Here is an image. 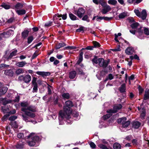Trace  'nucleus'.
<instances>
[{
	"instance_id": "nucleus-1",
	"label": "nucleus",
	"mask_w": 149,
	"mask_h": 149,
	"mask_svg": "<svg viewBox=\"0 0 149 149\" xmlns=\"http://www.w3.org/2000/svg\"><path fill=\"white\" fill-rule=\"evenodd\" d=\"M73 105L72 101L68 100L65 102L63 106V111L61 110L59 114V119L62 120L63 119H69L70 118V115L72 113L71 108Z\"/></svg>"
},
{
	"instance_id": "nucleus-2",
	"label": "nucleus",
	"mask_w": 149,
	"mask_h": 149,
	"mask_svg": "<svg viewBox=\"0 0 149 149\" xmlns=\"http://www.w3.org/2000/svg\"><path fill=\"white\" fill-rule=\"evenodd\" d=\"M21 106L22 107L21 108V110L26 115L30 117L31 118H34L35 116V114L32 112L36 111V109L34 107L31 106H29L28 103L26 102H23L21 103Z\"/></svg>"
},
{
	"instance_id": "nucleus-3",
	"label": "nucleus",
	"mask_w": 149,
	"mask_h": 149,
	"mask_svg": "<svg viewBox=\"0 0 149 149\" xmlns=\"http://www.w3.org/2000/svg\"><path fill=\"white\" fill-rule=\"evenodd\" d=\"M122 107V105L120 104L115 105L113 109H111L107 111L108 114L103 116L104 119L105 120L109 118L112 116V113H116L118 110L121 109Z\"/></svg>"
},
{
	"instance_id": "nucleus-4",
	"label": "nucleus",
	"mask_w": 149,
	"mask_h": 149,
	"mask_svg": "<svg viewBox=\"0 0 149 149\" xmlns=\"http://www.w3.org/2000/svg\"><path fill=\"white\" fill-rule=\"evenodd\" d=\"M26 133V134H28V135L26 136L27 134L25 135L26 138H27V139L29 138L30 137L32 138L31 140L28 142L29 145L31 146H34L35 145L36 142L39 140V137L36 136H33V135L34 134L33 133L29 134V132H27Z\"/></svg>"
},
{
	"instance_id": "nucleus-5",
	"label": "nucleus",
	"mask_w": 149,
	"mask_h": 149,
	"mask_svg": "<svg viewBox=\"0 0 149 149\" xmlns=\"http://www.w3.org/2000/svg\"><path fill=\"white\" fill-rule=\"evenodd\" d=\"M67 15L66 13H65L63 15L61 14L59 15L58 14H56L55 16L53 17V19L54 21V23L55 24H58L57 21H56V19L57 20H61V18H59V17H62V19L63 20H65L66 19L67 17Z\"/></svg>"
},
{
	"instance_id": "nucleus-6",
	"label": "nucleus",
	"mask_w": 149,
	"mask_h": 149,
	"mask_svg": "<svg viewBox=\"0 0 149 149\" xmlns=\"http://www.w3.org/2000/svg\"><path fill=\"white\" fill-rule=\"evenodd\" d=\"M18 79L20 81H23L25 83H28L31 81V77L29 74H27L24 76L23 75H21L19 77Z\"/></svg>"
},
{
	"instance_id": "nucleus-7",
	"label": "nucleus",
	"mask_w": 149,
	"mask_h": 149,
	"mask_svg": "<svg viewBox=\"0 0 149 149\" xmlns=\"http://www.w3.org/2000/svg\"><path fill=\"white\" fill-rule=\"evenodd\" d=\"M14 33V31L11 29H9L6 32H4L1 35L2 38H8L10 36L13 35Z\"/></svg>"
},
{
	"instance_id": "nucleus-8",
	"label": "nucleus",
	"mask_w": 149,
	"mask_h": 149,
	"mask_svg": "<svg viewBox=\"0 0 149 149\" xmlns=\"http://www.w3.org/2000/svg\"><path fill=\"white\" fill-rule=\"evenodd\" d=\"M85 12L84 10L82 8H79L77 10L74 11V13L80 18L82 17Z\"/></svg>"
},
{
	"instance_id": "nucleus-9",
	"label": "nucleus",
	"mask_w": 149,
	"mask_h": 149,
	"mask_svg": "<svg viewBox=\"0 0 149 149\" xmlns=\"http://www.w3.org/2000/svg\"><path fill=\"white\" fill-rule=\"evenodd\" d=\"M111 9V8L110 6L107 5L103 7V8L101 12L103 14H106L110 11Z\"/></svg>"
},
{
	"instance_id": "nucleus-10",
	"label": "nucleus",
	"mask_w": 149,
	"mask_h": 149,
	"mask_svg": "<svg viewBox=\"0 0 149 149\" xmlns=\"http://www.w3.org/2000/svg\"><path fill=\"white\" fill-rule=\"evenodd\" d=\"M30 31V30H28L26 29L24 30V31L21 33L22 37L23 39L26 38L28 36L29 33Z\"/></svg>"
},
{
	"instance_id": "nucleus-11",
	"label": "nucleus",
	"mask_w": 149,
	"mask_h": 149,
	"mask_svg": "<svg viewBox=\"0 0 149 149\" xmlns=\"http://www.w3.org/2000/svg\"><path fill=\"white\" fill-rule=\"evenodd\" d=\"M23 7V4L19 2L17 3L14 6V9L15 11H16L17 10H19L21 9Z\"/></svg>"
},
{
	"instance_id": "nucleus-12",
	"label": "nucleus",
	"mask_w": 149,
	"mask_h": 149,
	"mask_svg": "<svg viewBox=\"0 0 149 149\" xmlns=\"http://www.w3.org/2000/svg\"><path fill=\"white\" fill-rule=\"evenodd\" d=\"M77 74V72L73 70L69 73V77L71 79H74Z\"/></svg>"
},
{
	"instance_id": "nucleus-13",
	"label": "nucleus",
	"mask_w": 149,
	"mask_h": 149,
	"mask_svg": "<svg viewBox=\"0 0 149 149\" xmlns=\"http://www.w3.org/2000/svg\"><path fill=\"white\" fill-rule=\"evenodd\" d=\"M36 73L38 75L42 76L43 77L47 76L49 75L50 74V73L49 72L40 71L36 72Z\"/></svg>"
},
{
	"instance_id": "nucleus-14",
	"label": "nucleus",
	"mask_w": 149,
	"mask_h": 149,
	"mask_svg": "<svg viewBox=\"0 0 149 149\" xmlns=\"http://www.w3.org/2000/svg\"><path fill=\"white\" fill-rule=\"evenodd\" d=\"M27 63L25 61H22L17 62L16 63V65L18 67H23L27 64Z\"/></svg>"
},
{
	"instance_id": "nucleus-15",
	"label": "nucleus",
	"mask_w": 149,
	"mask_h": 149,
	"mask_svg": "<svg viewBox=\"0 0 149 149\" xmlns=\"http://www.w3.org/2000/svg\"><path fill=\"white\" fill-rule=\"evenodd\" d=\"M4 73L6 75L10 77L13 76L14 74L13 72L12 69L6 70L5 71Z\"/></svg>"
},
{
	"instance_id": "nucleus-16",
	"label": "nucleus",
	"mask_w": 149,
	"mask_h": 149,
	"mask_svg": "<svg viewBox=\"0 0 149 149\" xmlns=\"http://www.w3.org/2000/svg\"><path fill=\"white\" fill-rule=\"evenodd\" d=\"M134 52V49L132 47L127 48L125 50V53L128 55L132 54Z\"/></svg>"
},
{
	"instance_id": "nucleus-17",
	"label": "nucleus",
	"mask_w": 149,
	"mask_h": 149,
	"mask_svg": "<svg viewBox=\"0 0 149 149\" xmlns=\"http://www.w3.org/2000/svg\"><path fill=\"white\" fill-rule=\"evenodd\" d=\"M15 12L19 15H23L25 14L26 13L25 10L23 9L17 10Z\"/></svg>"
},
{
	"instance_id": "nucleus-18",
	"label": "nucleus",
	"mask_w": 149,
	"mask_h": 149,
	"mask_svg": "<svg viewBox=\"0 0 149 149\" xmlns=\"http://www.w3.org/2000/svg\"><path fill=\"white\" fill-rule=\"evenodd\" d=\"M8 88L6 87H3L0 90V96L4 95L6 92Z\"/></svg>"
},
{
	"instance_id": "nucleus-19",
	"label": "nucleus",
	"mask_w": 149,
	"mask_h": 149,
	"mask_svg": "<svg viewBox=\"0 0 149 149\" xmlns=\"http://www.w3.org/2000/svg\"><path fill=\"white\" fill-rule=\"evenodd\" d=\"M17 52V50L15 49L13 50L10 53L9 56H8V59H11L13 56H15Z\"/></svg>"
},
{
	"instance_id": "nucleus-20",
	"label": "nucleus",
	"mask_w": 149,
	"mask_h": 149,
	"mask_svg": "<svg viewBox=\"0 0 149 149\" xmlns=\"http://www.w3.org/2000/svg\"><path fill=\"white\" fill-rule=\"evenodd\" d=\"M126 118L125 117H123L118 119V123L121 124V125L126 122Z\"/></svg>"
},
{
	"instance_id": "nucleus-21",
	"label": "nucleus",
	"mask_w": 149,
	"mask_h": 149,
	"mask_svg": "<svg viewBox=\"0 0 149 149\" xmlns=\"http://www.w3.org/2000/svg\"><path fill=\"white\" fill-rule=\"evenodd\" d=\"M140 14L141 15V16L140 17H141L142 19H146L147 16L146 10H143Z\"/></svg>"
},
{
	"instance_id": "nucleus-22",
	"label": "nucleus",
	"mask_w": 149,
	"mask_h": 149,
	"mask_svg": "<svg viewBox=\"0 0 149 149\" xmlns=\"http://www.w3.org/2000/svg\"><path fill=\"white\" fill-rule=\"evenodd\" d=\"M128 15L127 12H124L120 13L118 17L120 19H123Z\"/></svg>"
},
{
	"instance_id": "nucleus-23",
	"label": "nucleus",
	"mask_w": 149,
	"mask_h": 149,
	"mask_svg": "<svg viewBox=\"0 0 149 149\" xmlns=\"http://www.w3.org/2000/svg\"><path fill=\"white\" fill-rule=\"evenodd\" d=\"M24 70L22 68H19L16 70L15 74L19 75L21 74H22L24 72Z\"/></svg>"
},
{
	"instance_id": "nucleus-24",
	"label": "nucleus",
	"mask_w": 149,
	"mask_h": 149,
	"mask_svg": "<svg viewBox=\"0 0 149 149\" xmlns=\"http://www.w3.org/2000/svg\"><path fill=\"white\" fill-rule=\"evenodd\" d=\"M24 132H25L24 134L21 133H18L17 135V137L21 139L23 137H24V136L25 137V135H26V133L29 132H26L25 131ZM28 134H27V135H26V136H28Z\"/></svg>"
},
{
	"instance_id": "nucleus-25",
	"label": "nucleus",
	"mask_w": 149,
	"mask_h": 149,
	"mask_svg": "<svg viewBox=\"0 0 149 149\" xmlns=\"http://www.w3.org/2000/svg\"><path fill=\"white\" fill-rule=\"evenodd\" d=\"M141 123L138 121H136L134 122L133 124V127L135 128H138L141 125Z\"/></svg>"
},
{
	"instance_id": "nucleus-26",
	"label": "nucleus",
	"mask_w": 149,
	"mask_h": 149,
	"mask_svg": "<svg viewBox=\"0 0 149 149\" xmlns=\"http://www.w3.org/2000/svg\"><path fill=\"white\" fill-rule=\"evenodd\" d=\"M149 98V89L146 90L144 97V100H146Z\"/></svg>"
},
{
	"instance_id": "nucleus-27",
	"label": "nucleus",
	"mask_w": 149,
	"mask_h": 149,
	"mask_svg": "<svg viewBox=\"0 0 149 149\" xmlns=\"http://www.w3.org/2000/svg\"><path fill=\"white\" fill-rule=\"evenodd\" d=\"M22 116L23 117V120L25 121L26 122H28L32 121H30L29 120V117H30L29 116H28L26 115L25 114V115L22 114Z\"/></svg>"
},
{
	"instance_id": "nucleus-28",
	"label": "nucleus",
	"mask_w": 149,
	"mask_h": 149,
	"mask_svg": "<svg viewBox=\"0 0 149 149\" xmlns=\"http://www.w3.org/2000/svg\"><path fill=\"white\" fill-rule=\"evenodd\" d=\"M83 52H81L79 54V60L77 62V64H79L83 60Z\"/></svg>"
},
{
	"instance_id": "nucleus-29",
	"label": "nucleus",
	"mask_w": 149,
	"mask_h": 149,
	"mask_svg": "<svg viewBox=\"0 0 149 149\" xmlns=\"http://www.w3.org/2000/svg\"><path fill=\"white\" fill-rule=\"evenodd\" d=\"M125 84H123L120 88L119 90L121 93H123L125 92Z\"/></svg>"
},
{
	"instance_id": "nucleus-30",
	"label": "nucleus",
	"mask_w": 149,
	"mask_h": 149,
	"mask_svg": "<svg viewBox=\"0 0 149 149\" xmlns=\"http://www.w3.org/2000/svg\"><path fill=\"white\" fill-rule=\"evenodd\" d=\"M66 45L63 42L61 43H59L58 45H56L55 48L56 49H59L61 47H64Z\"/></svg>"
},
{
	"instance_id": "nucleus-31",
	"label": "nucleus",
	"mask_w": 149,
	"mask_h": 149,
	"mask_svg": "<svg viewBox=\"0 0 149 149\" xmlns=\"http://www.w3.org/2000/svg\"><path fill=\"white\" fill-rule=\"evenodd\" d=\"M121 146L120 144L116 143L114 144L113 145V148L114 149H120Z\"/></svg>"
},
{
	"instance_id": "nucleus-32",
	"label": "nucleus",
	"mask_w": 149,
	"mask_h": 149,
	"mask_svg": "<svg viewBox=\"0 0 149 149\" xmlns=\"http://www.w3.org/2000/svg\"><path fill=\"white\" fill-rule=\"evenodd\" d=\"M69 16L70 19L72 20H76L78 19L75 16L71 13L69 14Z\"/></svg>"
},
{
	"instance_id": "nucleus-33",
	"label": "nucleus",
	"mask_w": 149,
	"mask_h": 149,
	"mask_svg": "<svg viewBox=\"0 0 149 149\" xmlns=\"http://www.w3.org/2000/svg\"><path fill=\"white\" fill-rule=\"evenodd\" d=\"M108 3L109 4L115 6L117 3V1L116 0H109L108 1Z\"/></svg>"
},
{
	"instance_id": "nucleus-34",
	"label": "nucleus",
	"mask_w": 149,
	"mask_h": 149,
	"mask_svg": "<svg viewBox=\"0 0 149 149\" xmlns=\"http://www.w3.org/2000/svg\"><path fill=\"white\" fill-rule=\"evenodd\" d=\"M62 96L64 99H68L70 98V95L68 93H63L62 95Z\"/></svg>"
},
{
	"instance_id": "nucleus-35",
	"label": "nucleus",
	"mask_w": 149,
	"mask_h": 149,
	"mask_svg": "<svg viewBox=\"0 0 149 149\" xmlns=\"http://www.w3.org/2000/svg\"><path fill=\"white\" fill-rule=\"evenodd\" d=\"M1 6L6 9H9L10 7V6L9 5L5 3H3L1 5Z\"/></svg>"
},
{
	"instance_id": "nucleus-36",
	"label": "nucleus",
	"mask_w": 149,
	"mask_h": 149,
	"mask_svg": "<svg viewBox=\"0 0 149 149\" xmlns=\"http://www.w3.org/2000/svg\"><path fill=\"white\" fill-rule=\"evenodd\" d=\"M104 59L102 58H99L98 59V61L99 62V65L100 67H102L103 66V62Z\"/></svg>"
},
{
	"instance_id": "nucleus-37",
	"label": "nucleus",
	"mask_w": 149,
	"mask_h": 149,
	"mask_svg": "<svg viewBox=\"0 0 149 149\" xmlns=\"http://www.w3.org/2000/svg\"><path fill=\"white\" fill-rule=\"evenodd\" d=\"M139 24L138 22H135L132 24L131 26L132 29H136L139 26Z\"/></svg>"
},
{
	"instance_id": "nucleus-38",
	"label": "nucleus",
	"mask_w": 149,
	"mask_h": 149,
	"mask_svg": "<svg viewBox=\"0 0 149 149\" xmlns=\"http://www.w3.org/2000/svg\"><path fill=\"white\" fill-rule=\"evenodd\" d=\"M99 3H100L103 7L107 5L106 2L104 0H99Z\"/></svg>"
},
{
	"instance_id": "nucleus-39",
	"label": "nucleus",
	"mask_w": 149,
	"mask_h": 149,
	"mask_svg": "<svg viewBox=\"0 0 149 149\" xmlns=\"http://www.w3.org/2000/svg\"><path fill=\"white\" fill-rule=\"evenodd\" d=\"M130 122L129 120L127 121L122 125V127L123 128L127 127L129 125Z\"/></svg>"
},
{
	"instance_id": "nucleus-40",
	"label": "nucleus",
	"mask_w": 149,
	"mask_h": 149,
	"mask_svg": "<svg viewBox=\"0 0 149 149\" xmlns=\"http://www.w3.org/2000/svg\"><path fill=\"white\" fill-rule=\"evenodd\" d=\"M98 146L102 149H109L106 146L102 144H100L98 145Z\"/></svg>"
},
{
	"instance_id": "nucleus-41",
	"label": "nucleus",
	"mask_w": 149,
	"mask_h": 149,
	"mask_svg": "<svg viewBox=\"0 0 149 149\" xmlns=\"http://www.w3.org/2000/svg\"><path fill=\"white\" fill-rule=\"evenodd\" d=\"M9 66V65H6L3 63L0 64V68L2 69L4 68H8Z\"/></svg>"
},
{
	"instance_id": "nucleus-42",
	"label": "nucleus",
	"mask_w": 149,
	"mask_h": 149,
	"mask_svg": "<svg viewBox=\"0 0 149 149\" xmlns=\"http://www.w3.org/2000/svg\"><path fill=\"white\" fill-rule=\"evenodd\" d=\"M33 40V38L32 36H29L28 38L27 42L28 44L30 43Z\"/></svg>"
},
{
	"instance_id": "nucleus-43",
	"label": "nucleus",
	"mask_w": 149,
	"mask_h": 149,
	"mask_svg": "<svg viewBox=\"0 0 149 149\" xmlns=\"http://www.w3.org/2000/svg\"><path fill=\"white\" fill-rule=\"evenodd\" d=\"M88 17L87 15H84L82 18V20L84 21H86L87 22L90 21L89 19H88Z\"/></svg>"
},
{
	"instance_id": "nucleus-44",
	"label": "nucleus",
	"mask_w": 149,
	"mask_h": 149,
	"mask_svg": "<svg viewBox=\"0 0 149 149\" xmlns=\"http://www.w3.org/2000/svg\"><path fill=\"white\" fill-rule=\"evenodd\" d=\"M11 124L13 127L15 128H17L18 127V125L16 122L15 121L11 122Z\"/></svg>"
},
{
	"instance_id": "nucleus-45",
	"label": "nucleus",
	"mask_w": 149,
	"mask_h": 149,
	"mask_svg": "<svg viewBox=\"0 0 149 149\" xmlns=\"http://www.w3.org/2000/svg\"><path fill=\"white\" fill-rule=\"evenodd\" d=\"M111 50L113 52H116L120 51H121V49L120 48V45H118L117 47L114 49H112Z\"/></svg>"
},
{
	"instance_id": "nucleus-46",
	"label": "nucleus",
	"mask_w": 149,
	"mask_h": 149,
	"mask_svg": "<svg viewBox=\"0 0 149 149\" xmlns=\"http://www.w3.org/2000/svg\"><path fill=\"white\" fill-rule=\"evenodd\" d=\"M76 70L78 72V74L82 75L84 74V73L83 72L82 70L81 69L77 68Z\"/></svg>"
},
{
	"instance_id": "nucleus-47",
	"label": "nucleus",
	"mask_w": 149,
	"mask_h": 149,
	"mask_svg": "<svg viewBox=\"0 0 149 149\" xmlns=\"http://www.w3.org/2000/svg\"><path fill=\"white\" fill-rule=\"evenodd\" d=\"M93 43L95 47H100V44L98 42L96 41H93Z\"/></svg>"
},
{
	"instance_id": "nucleus-48",
	"label": "nucleus",
	"mask_w": 149,
	"mask_h": 149,
	"mask_svg": "<svg viewBox=\"0 0 149 149\" xmlns=\"http://www.w3.org/2000/svg\"><path fill=\"white\" fill-rule=\"evenodd\" d=\"M38 90L37 85L35 84L34 85V86L33 88V92H36Z\"/></svg>"
},
{
	"instance_id": "nucleus-49",
	"label": "nucleus",
	"mask_w": 149,
	"mask_h": 149,
	"mask_svg": "<svg viewBox=\"0 0 149 149\" xmlns=\"http://www.w3.org/2000/svg\"><path fill=\"white\" fill-rule=\"evenodd\" d=\"M52 88V86H50L49 85H48V86L47 87V89L48 94L49 95L51 94L52 93L51 89V88Z\"/></svg>"
},
{
	"instance_id": "nucleus-50",
	"label": "nucleus",
	"mask_w": 149,
	"mask_h": 149,
	"mask_svg": "<svg viewBox=\"0 0 149 149\" xmlns=\"http://www.w3.org/2000/svg\"><path fill=\"white\" fill-rule=\"evenodd\" d=\"M134 12L137 16L139 17L141 16V14L138 10H135Z\"/></svg>"
},
{
	"instance_id": "nucleus-51",
	"label": "nucleus",
	"mask_w": 149,
	"mask_h": 149,
	"mask_svg": "<svg viewBox=\"0 0 149 149\" xmlns=\"http://www.w3.org/2000/svg\"><path fill=\"white\" fill-rule=\"evenodd\" d=\"M17 118V117L15 116H10L9 120L10 121H13Z\"/></svg>"
},
{
	"instance_id": "nucleus-52",
	"label": "nucleus",
	"mask_w": 149,
	"mask_h": 149,
	"mask_svg": "<svg viewBox=\"0 0 149 149\" xmlns=\"http://www.w3.org/2000/svg\"><path fill=\"white\" fill-rule=\"evenodd\" d=\"M84 27L81 26L76 30V31L77 32H81L84 31Z\"/></svg>"
},
{
	"instance_id": "nucleus-53",
	"label": "nucleus",
	"mask_w": 149,
	"mask_h": 149,
	"mask_svg": "<svg viewBox=\"0 0 149 149\" xmlns=\"http://www.w3.org/2000/svg\"><path fill=\"white\" fill-rule=\"evenodd\" d=\"M108 61H104L103 62V67L105 68L107 67L108 65Z\"/></svg>"
},
{
	"instance_id": "nucleus-54",
	"label": "nucleus",
	"mask_w": 149,
	"mask_h": 149,
	"mask_svg": "<svg viewBox=\"0 0 149 149\" xmlns=\"http://www.w3.org/2000/svg\"><path fill=\"white\" fill-rule=\"evenodd\" d=\"M38 54L37 52H36L33 54L32 56V59H33L36 58L37 56L38 55Z\"/></svg>"
},
{
	"instance_id": "nucleus-55",
	"label": "nucleus",
	"mask_w": 149,
	"mask_h": 149,
	"mask_svg": "<svg viewBox=\"0 0 149 149\" xmlns=\"http://www.w3.org/2000/svg\"><path fill=\"white\" fill-rule=\"evenodd\" d=\"M90 146L92 148H96V145L93 142H91L90 143Z\"/></svg>"
},
{
	"instance_id": "nucleus-56",
	"label": "nucleus",
	"mask_w": 149,
	"mask_h": 149,
	"mask_svg": "<svg viewBox=\"0 0 149 149\" xmlns=\"http://www.w3.org/2000/svg\"><path fill=\"white\" fill-rule=\"evenodd\" d=\"M103 19V17H99L97 16V17L96 18V20L97 21L100 22L101 20Z\"/></svg>"
},
{
	"instance_id": "nucleus-57",
	"label": "nucleus",
	"mask_w": 149,
	"mask_h": 149,
	"mask_svg": "<svg viewBox=\"0 0 149 149\" xmlns=\"http://www.w3.org/2000/svg\"><path fill=\"white\" fill-rule=\"evenodd\" d=\"M103 19H104V20H106V21H109L111 19H112V17H103Z\"/></svg>"
},
{
	"instance_id": "nucleus-58",
	"label": "nucleus",
	"mask_w": 149,
	"mask_h": 149,
	"mask_svg": "<svg viewBox=\"0 0 149 149\" xmlns=\"http://www.w3.org/2000/svg\"><path fill=\"white\" fill-rule=\"evenodd\" d=\"M52 22H49L48 23H46L45 24V26H49L52 25Z\"/></svg>"
},
{
	"instance_id": "nucleus-59",
	"label": "nucleus",
	"mask_w": 149,
	"mask_h": 149,
	"mask_svg": "<svg viewBox=\"0 0 149 149\" xmlns=\"http://www.w3.org/2000/svg\"><path fill=\"white\" fill-rule=\"evenodd\" d=\"M14 91L13 90H11L10 92V93H8V94L7 95V97L9 98H11V95L13 94V93L14 92Z\"/></svg>"
},
{
	"instance_id": "nucleus-60",
	"label": "nucleus",
	"mask_w": 149,
	"mask_h": 149,
	"mask_svg": "<svg viewBox=\"0 0 149 149\" xmlns=\"http://www.w3.org/2000/svg\"><path fill=\"white\" fill-rule=\"evenodd\" d=\"M114 76L112 74H110L108 76V78L110 80H111L113 78Z\"/></svg>"
},
{
	"instance_id": "nucleus-61",
	"label": "nucleus",
	"mask_w": 149,
	"mask_h": 149,
	"mask_svg": "<svg viewBox=\"0 0 149 149\" xmlns=\"http://www.w3.org/2000/svg\"><path fill=\"white\" fill-rule=\"evenodd\" d=\"M144 32L147 35H148L149 34V31L147 28H144Z\"/></svg>"
},
{
	"instance_id": "nucleus-62",
	"label": "nucleus",
	"mask_w": 149,
	"mask_h": 149,
	"mask_svg": "<svg viewBox=\"0 0 149 149\" xmlns=\"http://www.w3.org/2000/svg\"><path fill=\"white\" fill-rule=\"evenodd\" d=\"M138 88L139 93L140 94H141L143 91V89L140 86H139Z\"/></svg>"
},
{
	"instance_id": "nucleus-63",
	"label": "nucleus",
	"mask_w": 149,
	"mask_h": 149,
	"mask_svg": "<svg viewBox=\"0 0 149 149\" xmlns=\"http://www.w3.org/2000/svg\"><path fill=\"white\" fill-rule=\"evenodd\" d=\"M36 80L37 78L35 77L33 78V80L32 81V83L33 85L37 84L36 82Z\"/></svg>"
},
{
	"instance_id": "nucleus-64",
	"label": "nucleus",
	"mask_w": 149,
	"mask_h": 149,
	"mask_svg": "<svg viewBox=\"0 0 149 149\" xmlns=\"http://www.w3.org/2000/svg\"><path fill=\"white\" fill-rule=\"evenodd\" d=\"M132 143L133 145H137V142L136 139H134L132 140Z\"/></svg>"
}]
</instances>
